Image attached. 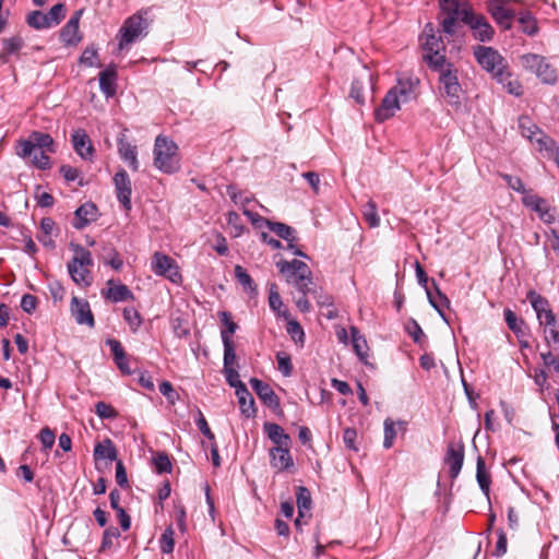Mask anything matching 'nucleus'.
Segmentation results:
<instances>
[{"instance_id":"nucleus-1","label":"nucleus","mask_w":559,"mask_h":559,"mask_svg":"<svg viewBox=\"0 0 559 559\" xmlns=\"http://www.w3.org/2000/svg\"><path fill=\"white\" fill-rule=\"evenodd\" d=\"M428 68L439 74L441 94L448 98V103L461 105L462 86L459 82L457 68L449 59L435 60L433 66Z\"/></svg>"},{"instance_id":"nucleus-2","label":"nucleus","mask_w":559,"mask_h":559,"mask_svg":"<svg viewBox=\"0 0 559 559\" xmlns=\"http://www.w3.org/2000/svg\"><path fill=\"white\" fill-rule=\"evenodd\" d=\"M474 57L479 66L498 83H504L509 79V71L506 59L492 47L478 45L474 47Z\"/></svg>"},{"instance_id":"nucleus-3","label":"nucleus","mask_w":559,"mask_h":559,"mask_svg":"<svg viewBox=\"0 0 559 559\" xmlns=\"http://www.w3.org/2000/svg\"><path fill=\"white\" fill-rule=\"evenodd\" d=\"M177 151L178 146L173 140L158 135L154 145V165L165 174L176 173L180 167Z\"/></svg>"},{"instance_id":"nucleus-4","label":"nucleus","mask_w":559,"mask_h":559,"mask_svg":"<svg viewBox=\"0 0 559 559\" xmlns=\"http://www.w3.org/2000/svg\"><path fill=\"white\" fill-rule=\"evenodd\" d=\"M71 249L74 255L68 262V272L75 284L84 287L90 286L92 284V276L87 267L93 264L91 252L76 243H71Z\"/></svg>"},{"instance_id":"nucleus-5","label":"nucleus","mask_w":559,"mask_h":559,"mask_svg":"<svg viewBox=\"0 0 559 559\" xmlns=\"http://www.w3.org/2000/svg\"><path fill=\"white\" fill-rule=\"evenodd\" d=\"M522 67L536 74V76L545 84H555L557 73L555 68L548 63L545 57L536 53H525L520 57Z\"/></svg>"},{"instance_id":"nucleus-6","label":"nucleus","mask_w":559,"mask_h":559,"mask_svg":"<svg viewBox=\"0 0 559 559\" xmlns=\"http://www.w3.org/2000/svg\"><path fill=\"white\" fill-rule=\"evenodd\" d=\"M35 150H46L49 153H55L53 139L48 133L33 131L28 139L17 142L16 154L22 158L31 157Z\"/></svg>"},{"instance_id":"nucleus-7","label":"nucleus","mask_w":559,"mask_h":559,"mask_svg":"<svg viewBox=\"0 0 559 559\" xmlns=\"http://www.w3.org/2000/svg\"><path fill=\"white\" fill-rule=\"evenodd\" d=\"M463 23L469 26L476 40L488 43L493 38L495 29L485 15L475 13L474 10H464Z\"/></svg>"},{"instance_id":"nucleus-8","label":"nucleus","mask_w":559,"mask_h":559,"mask_svg":"<svg viewBox=\"0 0 559 559\" xmlns=\"http://www.w3.org/2000/svg\"><path fill=\"white\" fill-rule=\"evenodd\" d=\"M516 0H487L486 9L493 21L503 29L512 28V21L515 17V11L511 3Z\"/></svg>"},{"instance_id":"nucleus-9","label":"nucleus","mask_w":559,"mask_h":559,"mask_svg":"<svg viewBox=\"0 0 559 559\" xmlns=\"http://www.w3.org/2000/svg\"><path fill=\"white\" fill-rule=\"evenodd\" d=\"M276 266L286 276V281L289 284H294L295 281H308L311 283V278H313L310 267L300 260H282L276 263Z\"/></svg>"},{"instance_id":"nucleus-10","label":"nucleus","mask_w":559,"mask_h":559,"mask_svg":"<svg viewBox=\"0 0 559 559\" xmlns=\"http://www.w3.org/2000/svg\"><path fill=\"white\" fill-rule=\"evenodd\" d=\"M151 269L156 275L167 277L173 283H178L181 278L175 260L160 252H155L152 257Z\"/></svg>"},{"instance_id":"nucleus-11","label":"nucleus","mask_w":559,"mask_h":559,"mask_svg":"<svg viewBox=\"0 0 559 559\" xmlns=\"http://www.w3.org/2000/svg\"><path fill=\"white\" fill-rule=\"evenodd\" d=\"M249 383L252 390L255 392L258 397L262 401V403L272 409L275 414L280 415L283 413L281 408L280 397L276 395L274 390L270 386L269 383L258 379L251 378Z\"/></svg>"},{"instance_id":"nucleus-12","label":"nucleus","mask_w":559,"mask_h":559,"mask_svg":"<svg viewBox=\"0 0 559 559\" xmlns=\"http://www.w3.org/2000/svg\"><path fill=\"white\" fill-rule=\"evenodd\" d=\"M424 50L423 59L428 67L433 66L435 60L448 59L444 55L445 45L441 36L430 35L421 41Z\"/></svg>"},{"instance_id":"nucleus-13","label":"nucleus","mask_w":559,"mask_h":559,"mask_svg":"<svg viewBox=\"0 0 559 559\" xmlns=\"http://www.w3.org/2000/svg\"><path fill=\"white\" fill-rule=\"evenodd\" d=\"M140 35V13L136 12L128 17L122 24L117 39L119 43V50H123L132 44Z\"/></svg>"},{"instance_id":"nucleus-14","label":"nucleus","mask_w":559,"mask_h":559,"mask_svg":"<svg viewBox=\"0 0 559 559\" xmlns=\"http://www.w3.org/2000/svg\"><path fill=\"white\" fill-rule=\"evenodd\" d=\"M464 452L465 448L462 442L450 443L448 445L444 463L449 465V474L452 479H455L462 469L464 463Z\"/></svg>"},{"instance_id":"nucleus-15","label":"nucleus","mask_w":559,"mask_h":559,"mask_svg":"<svg viewBox=\"0 0 559 559\" xmlns=\"http://www.w3.org/2000/svg\"><path fill=\"white\" fill-rule=\"evenodd\" d=\"M401 99L395 95V91L391 88L383 97L381 105L374 110V119L378 122H384L392 118L401 108Z\"/></svg>"},{"instance_id":"nucleus-16","label":"nucleus","mask_w":559,"mask_h":559,"mask_svg":"<svg viewBox=\"0 0 559 559\" xmlns=\"http://www.w3.org/2000/svg\"><path fill=\"white\" fill-rule=\"evenodd\" d=\"M114 185L119 202L126 210L131 209V180L124 169H120L114 176Z\"/></svg>"},{"instance_id":"nucleus-17","label":"nucleus","mask_w":559,"mask_h":559,"mask_svg":"<svg viewBox=\"0 0 559 559\" xmlns=\"http://www.w3.org/2000/svg\"><path fill=\"white\" fill-rule=\"evenodd\" d=\"M82 14H83L82 9L75 11L60 32L61 41L68 46H75L82 39V36L80 35V31H79V23H80Z\"/></svg>"},{"instance_id":"nucleus-18","label":"nucleus","mask_w":559,"mask_h":559,"mask_svg":"<svg viewBox=\"0 0 559 559\" xmlns=\"http://www.w3.org/2000/svg\"><path fill=\"white\" fill-rule=\"evenodd\" d=\"M269 455L271 466L278 472L288 471L294 466L290 447H272Z\"/></svg>"},{"instance_id":"nucleus-19","label":"nucleus","mask_w":559,"mask_h":559,"mask_svg":"<svg viewBox=\"0 0 559 559\" xmlns=\"http://www.w3.org/2000/svg\"><path fill=\"white\" fill-rule=\"evenodd\" d=\"M70 310L78 324H86L90 328H94V316L91 311L90 304L86 300L73 296L71 299Z\"/></svg>"},{"instance_id":"nucleus-20","label":"nucleus","mask_w":559,"mask_h":559,"mask_svg":"<svg viewBox=\"0 0 559 559\" xmlns=\"http://www.w3.org/2000/svg\"><path fill=\"white\" fill-rule=\"evenodd\" d=\"M73 150L83 159H92L94 154V147L92 141L85 130L76 129L71 135Z\"/></svg>"},{"instance_id":"nucleus-21","label":"nucleus","mask_w":559,"mask_h":559,"mask_svg":"<svg viewBox=\"0 0 559 559\" xmlns=\"http://www.w3.org/2000/svg\"><path fill=\"white\" fill-rule=\"evenodd\" d=\"M503 314L508 328L519 338L520 345L522 347H528V342L524 341V337L527 335V326L524 320L519 319L516 314L509 308L504 309Z\"/></svg>"},{"instance_id":"nucleus-22","label":"nucleus","mask_w":559,"mask_h":559,"mask_svg":"<svg viewBox=\"0 0 559 559\" xmlns=\"http://www.w3.org/2000/svg\"><path fill=\"white\" fill-rule=\"evenodd\" d=\"M75 219L73 221V227L75 229H83L90 223L97 219L98 210L97 206L93 202H86L82 204L74 212Z\"/></svg>"},{"instance_id":"nucleus-23","label":"nucleus","mask_w":559,"mask_h":559,"mask_svg":"<svg viewBox=\"0 0 559 559\" xmlns=\"http://www.w3.org/2000/svg\"><path fill=\"white\" fill-rule=\"evenodd\" d=\"M265 226L273 233H275L281 239L287 241V249L295 248L297 241L296 229L292 226L273 221H265Z\"/></svg>"},{"instance_id":"nucleus-24","label":"nucleus","mask_w":559,"mask_h":559,"mask_svg":"<svg viewBox=\"0 0 559 559\" xmlns=\"http://www.w3.org/2000/svg\"><path fill=\"white\" fill-rule=\"evenodd\" d=\"M263 430L267 438L274 443V447H290L292 439L284 429L275 423H265Z\"/></svg>"},{"instance_id":"nucleus-25","label":"nucleus","mask_w":559,"mask_h":559,"mask_svg":"<svg viewBox=\"0 0 559 559\" xmlns=\"http://www.w3.org/2000/svg\"><path fill=\"white\" fill-rule=\"evenodd\" d=\"M415 271H416V277H417V282L418 284L425 288L426 290V295H427V298H428V301L430 304V306L439 313V316L444 320L447 321V318H445V314H444V311H442L439 307V305L437 304L436 301V298H435V295L431 293V289L430 287L428 286V282H429V277L426 273V271L424 270V267L420 265L419 262H416L415 264Z\"/></svg>"},{"instance_id":"nucleus-26","label":"nucleus","mask_w":559,"mask_h":559,"mask_svg":"<svg viewBox=\"0 0 559 559\" xmlns=\"http://www.w3.org/2000/svg\"><path fill=\"white\" fill-rule=\"evenodd\" d=\"M239 388H240V390H238L235 393L238 397L240 412L246 418H252L257 414V408H255L253 396L249 392L247 386L239 385Z\"/></svg>"},{"instance_id":"nucleus-27","label":"nucleus","mask_w":559,"mask_h":559,"mask_svg":"<svg viewBox=\"0 0 559 559\" xmlns=\"http://www.w3.org/2000/svg\"><path fill=\"white\" fill-rule=\"evenodd\" d=\"M116 67L109 66L99 73V87L106 97H112L116 93Z\"/></svg>"},{"instance_id":"nucleus-28","label":"nucleus","mask_w":559,"mask_h":559,"mask_svg":"<svg viewBox=\"0 0 559 559\" xmlns=\"http://www.w3.org/2000/svg\"><path fill=\"white\" fill-rule=\"evenodd\" d=\"M296 503L299 518H311L312 498L310 490L305 486H298L296 489Z\"/></svg>"},{"instance_id":"nucleus-29","label":"nucleus","mask_w":559,"mask_h":559,"mask_svg":"<svg viewBox=\"0 0 559 559\" xmlns=\"http://www.w3.org/2000/svg\"><path fill=\"white\" fill-rule=\"evenodd\" d=\"M118 152L120 157L129 163V165L136 170L138 168V150L135 145H131L127 140L124 134H121V136L118 140Z\"/></svg>"},{"instance_id":"nucleus-30","label":"nucleus","mask_w":559,"mask_h":559,"mask_svg":"<svg viewBox=\"0 0 559 559\" xmlns=\"http://www.w3.org/2000/svg\"><path fill=\"white\" fill-rule=\"evenodd\" d=\"M282 318H284L287 321L286 331L292 337V340L301 346H304L305 343V332L300 323L290 318V312L288 309L284 308Z\"/></svg>"},{"instance_id":"nucleus-31","label":"nucleus","mask_w":559,"mask_h":559,"mask_svg":"<svg viewBox=\"0 0 559 559\" xmlns=\"http://www.w3.org/2000/svg\"><path fill=\"white\" fill-rule=\"evenodd\" d=\"M440 11L447 15H461L463 22V11L473 10L469 3L464 0H438Z\"/></svg>"},{"instance_id":"nucleus-32","label":"nucleus","mask_w":559,"mask_h":559,"mask_svg":"<svg viewBox=\"0 0 559 559\" xmlns=\"http://www.w3.org/2000/svg\"><path fill=\"white\" fill-rule=\"evenodd\" d=\"M522 203L530 207L532 211L536 212L542 221L545 223H552L555 217H545V213H542V210L547 205V202L545 199L536 195V194H530L525 193L522 198Z\"/></svg>"},{"instance_id":"nucleus-33","label":"nucleus","mask_w":559,"mask_h":559,"mask_svg":"<svg viewBox=\"0 0 559 559\" xmlns=\"http://www.w3.org/2000/svg\"><path fill=\"white\" fill-rule=\"evenodd\" d=\"M476 479L483 493L489 499L491 477L486 471V463L483 456L478 455L476 462Z\"/></svg>"},{"instance_id":"nucleus-34","label":"nucleus","mask_w":559,"mask_h":559,"mask_svg":"<svg viewBox=\"0 0 559 559\" xmlns=\"http://www.w3.org/2000/svg\"><path fill=\"white\" fill-rule=\"evenodd\" d=\"M350 336L352 344L356 355L359 357L360 361L364 364H368V344L366 338L360 334L359 330L356 326H350Z\"/></svg>"},{"instance_id":"nucleus-35","label":"nucleus","mask_w":559,"mask_h":559,"mask_svg":"<svg viewBox=\"0 0 559 559\" xmlns=\"http://www.w3.org/2000/svg\"><path fill=\"white\" fill-rule=\"evenodd\" d=\"M518 127L521 134L531 142H534L536 139L535 136L543 132V130L531 119V117L526 115L519 117Z\"/></svg>"},{"instance_id":"nucleus-36","label":"nucleus","mask_w":559,"mask_h":559,"mask_svg":"<svg viewBox=\"0 0 559 559\" xmlns=\"http://www.w3.org/2000/svg\"><path fill=\"white\" fill-rule=\"evenodd\" d=\"M112 281H108L110 286L106 292H103L105 298L110 299L114 302L124 301L132 296L130 289L126 285H114Z\"/></svg>"},{"instance_id":"nucleus-37","label":"nucleus","mask_w":559,"mask_h":559,"mask_svg":"<svg viewBox=\"0 0 559 559\" xmlns=\"http://www.w3.org/2000/svg\"><path fill=\"white\" fill-rule=\"evenodd\" d=\"M95 460H108L116 461L117 460V450L110 439H105L103 442L97 443L94 449Z\"/></svg>"},{"instance_id":"nucleus-38","label":"nucleus","mask_w":559,"mask_h":559,"mask_svg":"<svg viewBox=\"0 0 559 559\" xmlns=\"http://www.w3.org/2000/svg\"><path fill=\"white\" fill-rule=\"evenodd\" d=\"M395 425H399L400 428L406 429L407 423L405 420H399L395 423L391 418H386L383 423L384 426V438H383V448L390 449L393 445L394 439L396 437Z\"/></svg>"},{"instance_id":"nucleus-39","label":"nucleus","mask_w":559,"mask_h":559,"mask_svg":"<svg viewBox=\"0 0 559 559\" xmlns=\"http://www.w3.org/2000/svg\"><path fill=\"white\" fill-rule=\"evenodd\" d=\"M3 50L0 52V60L3 63L8 62V56L17 52L24 45V40L21 36L16 35L2 40Z\"/></svg>"},{"instance_id":"nucleus-40","label":"nucleus","mask_w":559,"mask_h":559,"mask_svg":"<svg viewBox=\"0 0 559 559\" xmlns=\"http://www.w3.org/2000/svg\"><path fill=\"white\" fill-rule=\"evenodd\" d=\"M518 22L521 25V31L528 35L535 36L538 33V25L536 17L528 11L521 12Z\"/></svg>"},{"instance_id":"nucleus-41","label":"nucleus","mask_w":559,"mask_h":559,"mask_svg":"<svg viewBox=\"0 0 559 559\" xmlns=\"http://www.w3.org/2000/svg\"><path fill=\"white\" fill-rule=\"evenodd\" d=\"M526 299L531 302L537 318H540L542 313L550 309L547 298L537 294L534 289L527 292Z\"/></svg>"},{"instance_id":"nucleus-42","label":"nucleus","mask_w":559,"mask_h":559,"mask_svg":"<svg viewBox=\"0 0 559 559\" xmlns=\"http://www.w3.org/2000/svg\"><path fill=\"white\" fill-rule=\"evenodd\" d=\"M414 82L412 79L397 81V84L393 86L391 90L395 91V95L402 100V103H407L413 95Z\"/></svg>"},{"instance_id":"nucleus-43","label":"nucleus","mask_w":559,"mask_h":559,"mask_svg":"<svg viewBox=\"0 0 559 559\" xmlns=\"http://www.w3.org/2000/svg\"><path fill=\"white\" fill-rule=\"evenodd\" d=\"M234 272L237 282L243 287V289L251 294H257V285L245 267L236 265Z\"/></svg>"},{"instance_id":"nucleus-44","label":"nucleus","mask_w":559,"mask_h":559,"mask_svg":"<svg viewBox=\"0 0 559 559\" xmlns=\"http://www.w3.org/2000/svg\"><path fill=\"white\" fill-rule=\"evenodd\" d=\"M538 145V151L545 152L547 157H552L556 150L559 147L556 141L547 135L544 131L535 139Z\"/></svg>"},{"instance_id":"nucleus-45","label":"nucleus","mask_w":559,"mask_h":559,"mask_svg":"<svg viewBox=\"0 0 559 559\" xmlns=\"http://www.w3.org/2000/svg\"><path fill=\"white\" fill-rule=\"evenodd\" d=\"M151 462L157 474L170 473L173 469L170 459L165 452H158L152 457Z\"/></svg>"},{"instance_id":"nucleus-46","label":"nucleus","mask_w":559,"mask_h":559,"mask_svg":"<svg viewBox=\"0 0 559 559\" xmlns=\"http://www.w3.org/2000/svg\"><path fill=\"white\" fill-rule=\"evenodd\" d=\"M362 215L365 221L368 223V225L373 228L379 226L380 224V217L378 215V209L373 201L369 200L364 206H362Z\"/></svg>"},{"instance_id":"nucleus-47","label":"nucleus","mask_w":559,"mask_h":559,"mask_svg":"<svg viewBox=\"0 0 559 559\" xmlns=\"http://www.w3.org/2000/svg\"><path fill=\"white\" fill-rule=\"evenodd\" d=\"M269 305L270 308L277 313L278 317H282L284 304L282 301L281 295L277 290V285L275 283L270 284L269 292Z\"/></svg>"},{"instance_id":"nucleus-48","label":"nucleus","mask_w":559,"mask_h":559,"mask_svg":"<svg viewBox=\"0 0 559 559\" xmlns=\"http://www.w3.org/2000/svg\"><path fill=\"white\" fill-rule=\"evenodd\" d=\"M224 369L233 368L236 361L235 343L230 337H224Z\"/></svg>"},{"instance_id":"nucleus-49","label":"nucleus","mask_w":559,"mask_h":559,"mask_svg":"<svg viewBox=\"0 0 559 559\" xmlns=\"http://www.w3.org/2000/svg\"><path fill=\"white\" fill-rule=\"evenodd\" d=\"M460 22H462L461 15H447L440 23L441 29L447 36H454L460 26Z\"/></svg>"},{"instance_id":"nucleus-50","label":"nucleus","mask_w":559,"mask_h":559,"mask_svg":"<svg viewBox=\"0 0 559 559\" xmlns=\"http://www.w3.org/2000/svg\"><path fill=\"white\" fill-rule=\"evenodd\" d=\"M26 22L28 26L35 29H44L49 28V22H47V17L45 13L41 11H33L27 15Z\"/></svg>"},{"instance_id":"nucleus-51","label":"nucleus","mask_w":559,"mask_h":559,"mask_svg":"<svg viewBox=\"0 0 559 559\" xmlns=\"http://www.w3.org/2000/svg\"><path fill=\"white\" fill-rule=\"evenodd\" d=\"M221 321L225 326V329L221 331L222 342H224L225 336L231 338V335L236 332L238 325L236 322L233 321L230 313L226 311L221 312Z\"/></svg>"},{"instance_id":"nucleus-52","label":"nucleus","mask_w":559,"mask_h":559,"mask_svg":"<svg viewBox=\"0 0 559 559\" xmlns=\"http://www.w3.org/2000/svg\"><path fill=\"white\" fill-rule=\"evenodd\" d=\"M66 7L63 3L55 4L48 13H45L47 17V22H49V27L58 25L61 20L64 17Z\"/></svg>"},{"instance_id":"nucleus-53","label":"nucleus","mask_w":559,"mask_h":559,"mask_svg":"<svg viewBox=\"0 0 559 559\" xmlns=\"http://www.w3.org/2000/svg\"><path fill=\"white\" fill-rule=\"evenodd\" d=\"M406 332L413 338L414 343L421 344L423 340L426 337L420 325L415 319H409L406 323Z\"/></svg>"},{"instance_id":"nucleus-54","label":"nucleus","mask_w":559,"mask_h":559,"mask_svg":"<svg viewBox=\"0 0 559 559\" xmlns=\"http://www.w3.org/2000/svg\"><path fill=\"white\" fill-rule=\"evenodd\" d=\"M174 531L169 527L164 531L159 538V548L163 554H170L174 550Z\"/></svg>"},{"instance_id":"nucleus-55","label":"nucleus","mask_w":559,"mask_h":559,"mask_svg":"<svg viewBox=\"0 0 559 559\" xmlns=\"http://www.w3.org/2000/svg\"><path fill=\"white\" fill-rule=\"evenodd\" d=\"M46 152V150H35V152L32 154V164L38 169H48L51 166L50 158Z\"/></svg>"},{"instance_id":"nucleus-56","label":"nucleus","mask_w":559,"mask_h":559,"mask_svg":"<svg viewBox=\"0 0 559 559\" xmlns=\"http://www.w3.org/2000/svg\"><path fill=\"white\" fill-rule=\"evenodd\" d=\"M277 366L278 370L283 373L285 377H289L293 372V364L290 357L281 352L276 355Z\"/></svg>"},{"instance_id":"nucleus-57","label":"nucleus","mask_w":559,"mask_h":559,"mask_svg":"<svg viewBox=\"0 0 559 559\" xmlns=\"http://www.w3.org/2000/svg\"><path fill=\"white\" fill-rule=\"evenodd\" d=\"M195 425L199 428V430L202 432V435L211 441V443L215 441V436L212 432L211 428L209 427V424L201 411H198V417L195 418Z\"/></svg>"},{"instance_id":"nucleus-58","label":"nucleus","mask_w":559,"mask_h":559,"mask_svg":"<svg viewBox=\"0 0 559 559\" xmlns=\"http://www.w3.org/2000/svg\"><path fill=\"white\" fill-rule=\"evenodd\" d=\"M292 285L301 294V296L307 297L309 294L313 295L318 293V287L314 284L313 278H311V283L308 281H295Z\"/></svg>"},{"instance_id":"nucleus-59","label":"nucleus","mask_w":559,"mask_h":559,"mask_svg":"<svg viewBox=\"0 0 559 559\" xmlns=\"http://www.w3.org/2000/svg\"><path fill=\"white\" fill-rule=\"evenodd\" d=\"M225 378L227 383L235 388V392L240 390V386H246V384L239 379V373L235 368H226L224 369Z\"/></svg>"},{"instance_id":"nucleus-60","label":"nucleus","mask_w":559,"mask_h":559,"mask_svg":"<svg viewBox=\"0 0 559 559\" xmlns=\"http://www.w3.org/2000/svg\"><path fill=\"white\" fill-rule=\"evenodd\" d=\"M159 392L167 399L170 404H175L179 399V394L173 388L169 381H163L159 384Z\"/></svg>"},{"instance_id":"nucleus-61","label":"nucleus","mask_w":559,"mask_h":559,"mask_svg":"<svg viewBox=\"0 0 559 559\" xmlns=\"http://www.w3.org/2000/svg\"><path fill=\"white\" fill-rule=\"evenodd\" d=\"M502 178L510 189H512L516 192L523 193V194H525L527 192L523 185V181L520 177L504 174V175H502Z\"/></svg>"},{"instance_id":"nucleus-62","label":"nucleus","mask_w":559,"mask_h":559,"mask_svg":"<svg viewBox=\"0 0 559 559\" xmlns=\"http://www.w3.org/2000/svg\"><path fill=\"white\" fill-rule=\"evenodd\" d=\"M123 317L126 321L129 323L130 328L133 331H136L140 326V313L134 308H126L123 310Z\"/></svg>"},{"instance_id":"nucleus-63","label":"nucleus","mask_w":559,"mask_h":559,"mask_svg":"<svg viewBox=\"0 0 559 559\" xmlns=\"http://www.w3.org/2000/svg\"><path fill=\"white\" fill-rule=\"evenodd\" d=\"M95 412L100 418H114L117 415L115 408L105 402H97Z\"/></svg>"},{"instance_id":"nucleus-64","label":"nucleus","mask_w":559,"mask_h":559,"mask_svg":"<svg viewBox=\"0 0 559 559\" xmlns=\"http://www.w3.org/2000/svg\"><path fill=\"white\" fill-rule=\"evenodd\" d=\"M362 91H364L362 83L358 80H354L350 85L349 96L353 99H355L356 103L364 104L365 97H364Z\"/></svg>"}]
</instances>
